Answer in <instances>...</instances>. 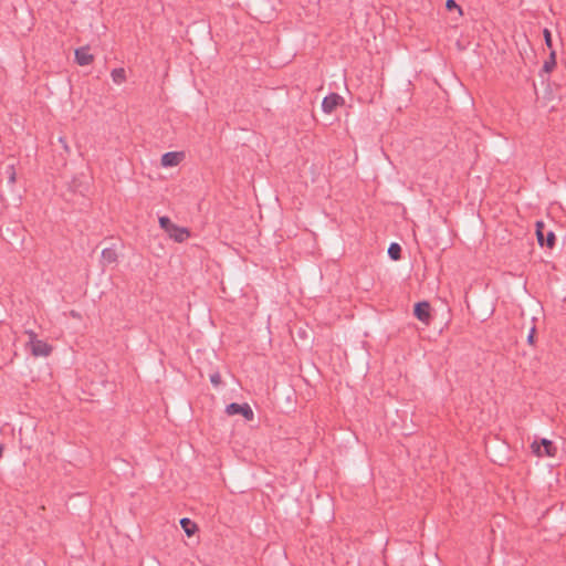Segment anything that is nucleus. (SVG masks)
<instances>
[{
	"label": "nucleus",
	"instance_id": "nucleus-7",
	"mask_svg": "<svg viewBox=\"0 0 566 566\" xmlns=\"http://www.w3.org/2000/svg\"><path fill=\"white\" fill-rule=\"evenodd\" d=\"M75 61L78 65H88L94 61V56L90 53L88 46H82L75 50Z\"/></svg>",
	"mask_w": 566,
	"mask_h": 566
},
{
	"label": "nucleus",
	"instance_id": "nucleus-17",
	"mask_svg": "<svg viewBox=\"0 0 566 566\" xmlns=\"http://www.w3.org/2000/svg\"><path fill=\"white\" fill-rule=\"evenodd\" d=\"M446 8L448 10H453V9H458V11L460 13H462V10H461V7L457 4V2L454 0H447L446 2Z\"/></svg>",
	"mask_w": 566,
	"mask_h": 566
},
{
	"label": "nucleus",
	"instance_id": "nucleus-4",
	"mask_svg": "<svg viewBox=\"0 0 566 566\" xmlns=\"http://www.w3.org/2000/svg\"><path fill=\"white\" fill-rule=\"evenodd\" d=\"M226 412L229 416H233V415H239L240 413L248 421H251L254 418V412H253V410L251 409V407L248 403L240 405V403H237V402H232V403H230V405H228L226 407Z\"/></svg>",
	"mask_w": 566,
	"mask_h": 566
},
{
	"label": "nucleus",
	"instance_id": "nucleus-21",
	"mask_svg": "<svg viewBox=\"0 0 566 566\" xmlns=\"http://www.w3.org/2000/svg\"><path fill=\"white\" fill-rule=\"evenodd\" d=\"M59 142L63 145L65 150H69V146H67L66 139L64 137H60Z\"/></svg>",
	"mask_w": 566,
	"mask_h": 566
},
{
	"label": "nucleus",
	"instance_id": "nucleus-9",
	"mask_svg": "<svg viewBox=\"0 0 566 566\" xmlns=\"http://www.w3.org/2000/svg\"><path fill=\"white\" fill-rule=\"evenodd\" d=\"M168 235L176 242L181 243L190 237V231L185 227H179L175 224L171 231L168 232Z\"/></svg>",
	"mask_w": 566,
	"mask_h": 566
},
{
	"label": "nucleus",
	"instance_id": "nucleus-16",
	"mask_svg": "<svg viewBox=\"0 0 566 566\" xmlns=\"http://www.w3.org/2000/svg\"><path fill=\"white\" fill-rule=\"evenodd\" d=\"M159 224L167 233L171 231L172 227L175 226V223H172L168 217H160Z\"/></svg>",
	"mask_w": 566,
	"mask_h": 566
},
{
	"label": "nucleus",
	"instance_id": "nucleus-2",
	"mask_svg": "<svg viewBox=\"0 0 566 566\" xmlns=\"http://www.w3.org/2000/svg\"><path fill=\"white\" fill-rule=\"evenodd\" d=\"M531 447L537 457H555L557 452V448L548 439H542L539 443L534 441Z\"/></svg>",
	"mask_w": 566,
	"mask_h": 566
},
{
	"label": "nucleus",
	"instance_id": "nucleus-3",
	"mask_svg": "<svg viewBox=\"0 0 566 566\" xmlns=\"http://www.w3.org/2000/svg\"><path fill=\"white\" fill-rule=\"evenodd\" d=\"M544 229L545 224L543 221L536 222V237L538 244L541 247L546 245L547 248L552 249L555 245L556 237L553 231H548L546 235H544Z\"/></svg>",
	"mask_w": 566,
	"mask_h": 566
},
{
	"label": "nucleus",
	"instance_id": "nucleus-12",
	"mask_svg": "<svg viewBox=\"0 0 566 566\" xmlns=\"http://www.w3.org/2000/svg\"><path fill=\"white\" fill-rule=\"evenodd\" d=\"M1 175H3L8 179L9 184H11V185L14 184L15 176H17L14 164L7 165L3 169V171L1 172Z\"/></svg>",
	"mask_w": 566,
	"mask_h": 566
},
{
	"label": "nucleus",
	"instance_id": "nucleus-15",
	"mask_svg": "<svg viewBox=\"0 0 566 566\" xmlns=\"http://www.w3.org/2000/svg\"><path fill=\"white\" fill-rule=\"evenodd\" d=\"M555 66H556V55H555V52L552 51L549 59L547 61H545V63L543 65V71L546 73H549Z\"/></svg>",
	"mask_w": 566,
	"mask_h": 566
},
{
	"label": "nucleus",
	"instance_id": "nucleus-22",
	"mask_svg": "<svg viewBox=\"0 0 566 566\" xmlns=\"http://www.w3.org/2000/svg\"><path fill=\"white\" fill-rule=\"evenodd\" d=\"M3 449H4L3 444L0 443V458L2 457Z\"/></svg>",
	"mask_w": 566,
	"mask_h": 566
},
{
	"label": "nucleus",
	"instance_id": "nucleus-5",
	"mask_svg": "<svg viewBox=\"0 0 566 566\" xmlns=\"http://www.w3.org/2000/svg\"><path fill=\"white\" fill-rule=\"evenodd\" d=\"M343 102H344V99L340 95H338L337 93H331L329 95L324 97V99L322 102V108L325 113L331 114Z\"/></svg>",
	"mask_w": 566,
	"mask_h": 566
},
{
	"label": "nucleus",
	"instance_id": "nucleus-8",
	"mask_svg": "<svg viewBox=\"0 0 566 566\" xmlns=\"http://www.w3.org/2000/svg\"><path fill=\"white\" fill-rule=\"evenodd\" d=\"M182 157H184L182 153L168 151V153L163 155V157H161V165L164 167L177 166L181 161Z\"/></svg>",
	"mask_w": 566,
	"mask_h": 566
},
{
	"label": "nucleus",
	"instance_id": "nucleus-14",
	"mask_svg": "<svg viewBox=\"0 0 566 566\" xmlns=\"http://www.w3.org/2000/svg\"><path fill=\"white\" fill-rule=\"evenodd\" d=\"M388 254L394 261L401 258V247L398 243H391L388 248Z\"/></svg>",
	"mask_w": 566,
	"mask_h": 566
},
{
	"label": "nucleus",
	"instance_id": "nucleus-19",
	"mask_svg": "<svg viewBox=\"0 0 566 566\" xmlns=\"http://www.w3.org/2000/svg\"><path fill=\"white\" fill-rule=\"evenodd\" d=\"M545 43L548 48H552V33L548 29H544L543 31Z\"/></svg>",
	"mask_w": 566,
	"mask_h": 566
},
{
	"label": "nucleus",
	"instance_id": "nucleus-10",
	"mask_svg": "<svg viewBox=\"0 0 566 566\" xmlns=\"http://www.w3.org/2000/svg\"><path fill=\"white\" fill-rule=\"evenodd\" d=\"M102 263L103 264H113L118 260V254L114 248H106L102 251Z\"/></svg>",
	"mask_w": 566,
	"mask_h": 566
},
{
	"label": "nucleus",
	"instance_id": "nucleus-18",
	"mask_svg": "<svg viewBox=\"0 0 566 566\" xmlns=\"http://www.w3.org/2000/svg\"><path fill=\"white\" fill-rule=\"evenodd\" d=\"M210 381L214 387H218L221 384V376L219 373H214L210 376Z\"/></svg>",
	"mask_w": 566,
	"mask_h": 566
},
{
	"label": "nucleus",
	"instance_id": "nucleus-23",
	"mask_svg": "<svg viewBox=\"0 0 566 566\" xmlns=\"http://www.w3.org/2000/svg\"><path fill=\"white\" fill-rule=\"evenodd\" d=\"M71 315H72L73 317H78V314H77V313H75L74 311H72V312H71Z\"/></svg>",
	"mask_w": 566,
	"mask_h": 566
},
{
	"label": "nucleus",
	"instance_id": "nucleus-20",
	"mask_svg": "<svg viewBox=\"0 0 566 566\" xmlns=\"http://www.w3.org/2000/svg\"><path fill=\"white\" fill-rule=\"evenodd\" d=\"M535 327H533L527 336V343L533 345L535 342Z\"/></svg>",
	"mask_w": 566,
	"mask_h": 566
},
{
	"label": "nucleus",
	"instance_id": "nucleus-11",
	"mask_svg": "<svg viewBox=\"0 0 566 566\" xmlns=\"http://www.w3.org/2000/svg\"><path fill=\"white\" fill-rule=\"evenodd\" d=\"M111 76L114 83L122 84L126 82V72L123 67L114 69L111 72Z\"/></svg>",
	"mask_w": 566,
	"mask_h": 566
},
{
	"label": "nucleus",
	"instance_id": "nucleus-1",
	"mask_svg": "<svg viewBox=\"0 0 566 566\" xmlns=\"http://www.w3.org/2000/svg\"><path fill=\"white\" fill-rule=\"evenodd\" d=\"M25 334L29 337L28 346L31 350V354L35 357H46L52 352V346L46 342L39 339L35 332L32 329L25 331Z\"/></svg>",
	"mask_w": 566,
	"mask_h": 566
},
{
	"label": "nucleus",
	"instance_id": "nucleus-6",
	"mask_svg": "<svg viewBox=\"0 0 566 566\" xmlns=\"http://www.w3.org/2000/svg\"><path fill=\"white\" fill-rule=\"evenodd\" d=\"M413 313L419 321L428 324L430 321V304L424 301L417 303Z\"/></svg>",
	"mask_w": 566,
	"mask_h": 566
},
{
	"label": "nucleus",
	"instance_id": "nucleus-13",
	"mask_svg": "<svg viewBox=\"0 0 566 566\" xmlns=\"http://www.w3.org/2000/svg\"><path fill=\"white\" fill-rule=\"evenodd\" d=\"M180 524L188 536L193 535L197 531V525L187 517L181 518Z\"/></svg>",
	"mask_w": 566,
	"mask_h": 566
}]
</instances>
